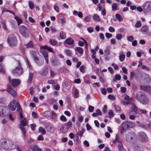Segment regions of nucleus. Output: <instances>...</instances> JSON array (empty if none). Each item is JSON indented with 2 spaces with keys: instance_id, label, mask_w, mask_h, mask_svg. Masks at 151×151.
Segmentation results:
<instances>
[{
  "instance_id": "nucleus-1",
  "label": "nucleus",
  "mask_w": 151,
  "mask_h": 151,
  "mask_svg": "<svg viewBox=\"0 0 151 151\" xmlns=\"http://www.w3.org/2000/svg\"><path fill=\"white\" fill-rule=\"evenodd\" d=\"M1 147L5 150L9 151L14 148V146L12 141L5 139H1L0 140Z\"/></svg>"
},
{
  "instance_id": "nucleus-2",
  "label": "nucleus",
  "mask_w": 151,
  "mask_h": 151,
  "mask_svg": "<svg viewBox=\"0 0 151 151\" xmlns=\"http://www.w3.org/2000/svg\"><path fill=\"white\" fill-rule=\"evenodd\" d=\"M135 126V124L133 122L129 121L125 122L121 125V132H123L124 130L127 129L132 128Z\"/></svg>"
},
{
  "instance_id": "nucleus-3",
  "label": "nucleus",
  "mask_w": 151,
  "mask_h": 151,
  "mask_svg": "<svg viewBox=\"0 0 151 151\" xmlns=\"http://www.w3.org/2000/svg\"><path fill=\"white\" fill-rule=\"evenodd\" d=\"M17 38L15 35L12 34H9L8 37L7 42L10 46L15 45L17 44Z\"/></svg>"
},
{
  "instance_id": "nucleus-4",
  "label": "nucleus",
  "mask_w": 151,
  "mask_h": 151,
  "mask_svg": "<svg viewBox=\"0 0 151 151\" xmlns=\"http://www.w3.org/2000/svg\"><path fill=\"white\" fill-rule=\"evenodd\" d=\"M19 31L21 34L24 37H28L29 32L28 29L25 26L23 25L20 26L19 27Z\"/></svg>"
},
{
  "instance_id": "nucleus-5",
  "label": "nucleus",
  "mask_w": 151,
  "mask_h": 151,
  "mask_svg": "<svg viewBox=\"0 0 151 151\" xmlns=\"http://www.w3.org/2000/svg\"><path fill=\"white\" fill-rule=\"evenodd\" d=\"M137 136L139 141L143 142H147L148 141V137L146 134L142 131L138 133Z\"/></svg>"
},
{
  "instance_id": "nucleus-6",
  "label": "nucleus",
  "mask_w": 151,
  "mask_h": 151,
  "mask_svg": "<svg viewBox=\"0 0 151 151\" xmlns=\"http://www.w3.org/2000/svg\"><path fill=\"white\" fill-rule=\"evenodd\" d=\"M136 136V134L134 133L131 132L126 135L124 139L128 142H132L135 141Z\"/></svg>"
},
{
  "instance_id": "nucleus-7",
  "label": "nucleus",
  "mask_w": 151,
  "mask_h": 151,
  "mask_svg": "<svg viewBox=\"0 0 151 151\" xmlns=\"http://www.w3.org/2000/svg\"><path fill=\"white\" fill-rule=\"evenodd\" d=\"M16 63L18 65V67H16V68L13 70V74L15 75H16L17 74L18 75H20L23 73L22 68H21L20 63L19 61H17Z\"/></svg>"
},
{
  "instance_id": "nucleus-8",
  "label": "nucleus",
  "mask_w": 151,
  "mask_h": 151,
  "mask_svg": "<svg viewBox=\"0 0 151 151\" xmlns=\"http://www.w3.org/2000/svg\"><path fill=\"white\" fill-rule=\"evenodd\" d=\"M143 95L140 91H139L136 94V98L138 100L140 101L143 104H145L148 102V100L147 98H145L144 99H142V97H144Z\"/></svg>"
},
{
  "instance_id": "nucleus-9",
  "label": "nucleus",
  "mask_w": 151,
  "mask_h": 151,
  "mask_svg": "<svg viewBox=\"0 0 151 151\" xmlns=\"http://www.w3.org/2000/svg\"><path fill=\"white\" fill-rule=\"evenodd\" d=\"M143 9L145 13H151V3L146 1L143 6Z\"/></svg>"
},
{
  "instance_id": "nucleus-10",
  "label": "nucleus",
  "mask_w": 151,
  "mask_h": 151,
  "mask_svg": "<svg viewBox=\"0 0 151 151\" xmlns=\"http://www.w3.org/2000/svg\"><path fill=\"white\" fill-rule=\"evenodd\" d=\"M28 122L27 119L26 118H23L21 119L20 121V128L21 130H25L24 126H26Z\"/></svg>"
},
{
  "instance_id": "nucleus-11",
  "label": "nucleus",
  "mask_w": 151,
  "mask_h": 151,
  "mask_svg": "<svg viewBox=\"0 0 151 151\" xmlns=\"http://www.w3.org/2000/svg\"><path fill=\"white\" fill-rule=\"evenodd\" d=\"M131 111L130 112V114H137V111L138 110V108L136 106L134 103H132L131 104Z\"/></svg>"
},
{
  "instance_id": "nucleus-12",
  "label": "nucleus",
  "mask_w": 151,
  "mask_h": 151,
  "mask_svg": "<svg viewBox=\"0 0 151 151\" xmlns=\"http://www.w3.org/2000/svg\"><path fill=\"white\" fill-rule=\"evenodd\" d=\"M16 100L14 99L12 100L8 105L9 108L10 110L12 111H14L16 110V106H14Z\"/></svg>"
},
{
  "instance_id": "nucleus-13",
  "label": "nucleus",
  "mask_w": 151,
  "mask_h": 151,
  "mask_svg": "<svg viewBox=\"0 0 151 151\" xmlns=\"http://www.w3.org/2000/svg\"><path fill=\"white\" fill-rule=\"evenodd\" d=\"M6 91L14 97L16 96V93L15 91L12 87L7 88Z\"/></svg>"
},
{
  "instance_id": "nucleus-14",
  "label": "nucleus",
  "mask_w": 151,
  "mask_h": 151,
  "mask_svg": "<svg viewBox=\"0 0 151 151\" xmlns=\"http://www.w3.org/2000/svg\"><path fill=\"white\" fill-rule=\"evenodd\" d=\"M20 83L19 80L17 79H13L12 80V85L13 87H15L18 85Z\"/></svg>"
},
{
  "instance_id": "nucleus-15",
  "label": "nucleus",
  "mask_w": 151,
  "mask_h": 151,
  "mask_svg": "<svg viewBox=\"0 0 151 151\" xmlns=\"http://www.w3.org/2000/svg\"><path fill=\"white\" fill-rule=\"evenodd\" d=\"M149 30V27L147 25L143 26L141 29V32L144 33H147Z\"/></svg>"
},
{
  "instance_id": "nucleus-16",
  "label": "nucleus",
  "mask_w": 151,
  "mask_h": 151,
  "mask_svg": "<svg viewBox=\"0 0 151 151\" xmlns=\"http://www.w3.org/2000/svg\"><path fill=\"white\" fill-rule=\"evenodd\" d=\"M29 148L33 151H42L41 149L39 148L37 145H35L30 146Z\"/></svg>"
},
{
  "instance_id": "nucleus-17",
  "label": "nucleus",
  "mask_w": 151,
  "mask_h": 151,
  "mask_svg": "<svg viewBox=\"0 0 151 151\" xmlns=\"http://www.w3.org/2000/svg\"><path fill=\"white\" fill-rule=\"evenodd\" d=\"M72 93L75 98H76L78 96L79 94H78V92L76 89L75 88H73L72 89Z\"/></svg>"
},
{
  "instance_id": "nucleus-18",
  "label": "nucleus",
  "mask_w": 151,
  "mask_h": 151,
  "mask_svg": "<svg viewBox=\"0 0 151 151\" xmlns=\"http://www.w3.org/2000/svg\"><path fill=\"white\" fill-rule=\"evenodd\" d=\"M45 49V48H43L42 47V46L41 47V49L40 50L41 52L43 54L44 57H46L48 56Z\"/></svg>"
},
{
  "instance_id": "nucleus-19",
  "label": "nucleus",
  "mask_w": 151,
  "mask_h": 151,
  "mask_svg": "<svg viewBox=\"0 0 151 151\" xmlns=\"http://www.w3.org/2000/svg\"><path fill=\"white\" fill-rule=\"evenodd\" d=\"M6 108L0 106V116L1 117H4L6 116V114H4L3 112L4 109H6Z\"/></svg>"
},
{
  "instance_id": "nucleus-20",
  "label": "nucleus",
  "mask_w": 151,
  "mask_h": 151,
  "mask_svg": "<svg viewBox=\"0 0 151 151\" xmlns=\"http://www.w3.org/2000/svg\"><path fill=\"white\" fill-rule=\"evenodd\" d=\"M68 129L67 127L65 128L63 126H62L60 128V131L61 133L64 134L68 131Z\"/></svg>"
},
{
  "instance_id": "nucleus-21",
  "label": "nucleus",
  "mask_w": 151,
  "mask_h": 151,
  "mask_svg": "<svg viewBox=\"0 0 151 151\" xmlns=\"http://www.w3.org/2000/svg\"><path fill=\"white\" fill-rule=\"evenodd\" d=\"M65 41L67 44L71 45L73 43V40L71 38H68Z\"/></svg>"
},
{
  "instance_id": "nucleus-22",
  "label": "nucleus",
  "mask_w": 151,
  "mask_h": 151,
  "mask_svg": "<svg viewBox=\"0 0 151 151\" xmlns=\"http://www.w3.org/2000/svg\"><path fill=\"white\" fill-rule=\"evenodd\" d=\"M75 50L76 51H77L78 53L81 54H82L83 52V49L80 47H77L75 48Z\"/></svg>"
},
{
  "instance_id": "nucleus-23",
  "label": "nucleus",
  "mask_w": 151,
  "mask_h": 151,
  "mask_svg": "<svg viewBox=\"0 0 151 151\" xmlns=\"http://www.w3.org/2000/svg\"><path fill=\"white\" fill-rule=\"evenodd\" d=\"M121 78V76L120 75L116 74L115 77L113 79V81L114 82H116L117 80H120Z\"/></svg>"
},
{
  "instance_id": "nucleus-24",
  "label": "nucleus",
  "mask_w": 151,
  "mask_h": 151,
  "mask_svg": "<svg viewBox=\"0 0 151 151\" xmlns=\"http://www.w3.org/2000/svg\"><path fill=\"white\" fill-rule=\"evenodd\" d=\"M93 19L96 21H99L100 20V18L99 16L97 14H94L93 16Z\"/></svg>"
},
{
  "instance_id": "nucleus-25",
  "label": "nucleus",
  "mask_w": 151,
  "mask_h": 151,
  "mask_svg": "<svg viewBox=\"0 0 151 151\" xmlns=\"http://www.w3.org/2000/svg\"><path fill=\"white\" fill-rule=\"evenodd\" d=\"M50 44L52 45L55 46L57 44V42L56 41L53 39H50L49 40Z\"/></svg>"
},
{
  "instance_id": "nucleus-26",
  "label": "nucleus",
  "mask_w": 151,
  "mask_h": 151,
  "mask_svg": "<svg viewBox=\"0 0 151 151\" xmlns=\"http://www.w3.org/2000/svg\"><path fill=\"white\" fill-rule=\"evenodd\" d=\"M125 56L124 55L121 54L119 56V58L121 62H123L125 59Z\"/></svg>"
},
{
  "instance_id": "nucleus-27",
  "label": "nucleus",
  "mask_w": 151,
  "mask_h": 151,
  "mask_svg": "<svg viewBox=\"0 0 151 151\" xmlns=\"http://www.w3.org/2000/svg\"><path fill=\"white\" fill-rule=\"evenodd\" d=\"M26 47L28 48H32L34 45L32 41H30L26 45Z\"/></svg>"
},
{
  "instance_id": "nucleus-28",
  "label": "nucleus",
  "mask_w": 151,
  "mask_h": 151,
  "mask_svg": "<svg viewBox=\"0 0 151 151\" xmlns=\"http://www.w3.org/2000/svg\"><path fill=\"white\" fill-rule=\"evenodd\" d=\"M51 114V113L49 111H47L44 112L42 114V115L43 116L48 117L49 115Z\"/></svg>"
},
{
  "instance_id": "nucleus-29",
  "label": "nucleus",
  "mask_w": 151,
  "mask_h": 151,
  "mask_svg": "<svg viewBox=\"0 0 151 151\" xmlns=\"http://www.w3.org/2000/svg\"><path fill=\"white\" fill-rule=\"evenodd\" d=\"M17 111V112H21L22 111V109L20 106V104L18 103H16Z\"/></svg>"
},
{
  "instance_id": "nucleus-30",
  "label": "nucleus",
  "mask_w": 151,
  "mask_h": 151,
  "mask_svg": "<svg viewBox=\"0 0 151 151\" xmlns=\"http://www.w3.org/2000/svg\"><path fill=\"white\" fill-rule=\"evenodd\" d=\"M60 36L61 39H65L66 37V35L64 32L61 31L60 32Z\"/></svg>"
},
{
  "instance_id": "nucleus-31",
  "label": "nucleus",
  "mask_w": 151,
  "mask_h": 151,
  "mask_svg": "<svg viewBox=\"0 0 151 151\" xmlns=\"http://www.w3.org/2000/svg\"><path fill=\"white\" fill-rule=\"evenodd\" d=\"M34 76V74L33 73H29V77L28 81L29 83H30L33 79Z\"/></svg>"
},
{
  "instance_id": "nucleus-32",
  "label": "nucleus",
  "mask_w": 151,
  "mask_h": 151,
  "mask_svg": "<svg viewBox=\"0 0 151 151\" xmlns=\"http://www.w3.org/2000/svg\"><path fill=\"white\" fill-rule=\"evenodd\" d=\"M84 131V129H82L81 130L78 131L77 133V135H79L80 137L81 138L82 136L83 135Z\"/></svg>"
},
{
  "instance_id": "nucleus-33",
  "label": "nucleus",
  "mask_w": 151,
  "mask_h": 151,
  "mask_svg": "<svg viewBox=\"0 0 151 151\" xmlns=\"http://www.w3.org/2000/svg\"><path fill=\"white\" fill-rule=\"evenodd\" d=\"M14 18L17 21L18 25L22 23V21L21 18L18 17L17 16H15Z\"/></svg>"
},
{
  "instance_id": "nucleus-34",
  "label": "nucleus",
  "mask_w": 151,
  "mask_h": 151,
  "mask_svg": "<svg viewBox=\"0 0 151 151\" xmlns=\"http://www.w3.org/2000/svg\"><path fill=\"white\" fill-rule=\"evenodd\" d=\"M112 10L113 11H115L118 10L117 9V4L116 3H114L112 5Z\"/></svg>"
},
{
  "instance_id": "nucleus-35",
  "label": "nucleus",
  "mask_w": 151,
  "mask_h": 151,
  "mask_svg": "<svg viewBox=\"0 0 151 151\" xmlns=\"http://www.w3.org/2000/svg\"><path fill=\"white\" fill-rule=\"evenodd\" d=\"M145 80L146 82L148 83H150L151 81V78L150 76L148 74H147L145 77Z\"/></svg>"
},
{
  "instance_id": "nucleus-36",
  "label": "nucleus",
  "mask_w": 151,
  "mask_h": 151,
  "mask_svg": "<svg viewBox=\"0 0 151 151\" xmlns=\"http://www.w3.org/2000/svg\"><path fill=\"white\" fill-rule=\"evenodd\" d=\"M22 133L23 137L24 139V140L26 142L27 141V138L26 135V130H22Z\"/></svg>"
},
{
  "instance_id": "nucleus-37",
  "label": "nucleus",
  "mask_w": 151,
  "mask_h": 151,
  "mask_svg": "<svg viewBox=\"0 0 151 151\" xmlns=\"http://www.w3.org/2000/svg\"><path fill=\"white\" fill-rule=\"evenodd\" d=\"M141 26V22L139 21H137L135 25V27L137 28L140 27Z\"/></svg>"
},
{
  "instance_id": "nucleus-38",
  "label": "nucleus",
  "mask_w": 151,
  "mask_h": 151,
  "mask_svg": "<svg viewBox=\"0 0 151 151\" xmlns=\"http://www.w3.org/2000/svg\"><path fill=\"white\" fill-rule=\"evenodd\" d=\"M118 147L119 151H123V145L121 142H119L118 145Z\"/></svg>"
},
{
  "instance_id": "nucleus-39",
  "label": "nucleus",
  "mask_w": 151,
  "mask_h": 151,
  "mask_svg": "<svg viewBox=\"0 0 151 151\" xmlns=\"http://www.w3.org/2000/svg\"><path fill=\"white\" fill-rule=\"evenodd\" d=\"M141 89L144 91H148L150 88V87L146 86H141Z\"/></svg>"
},
{
  "instance_id": "nucleus-40",
  "label": "nucleus",
  "mask_w": 151,
  "mask_h": 151,
  "mask_svg": "<svg viewBox=\"0 0 151 151\" xmlns=\"http://www.w3.org/2000/svg\"><path fill=\"white\" fill-rule=\"evenodd\" d=\"M65 51L67 56H71L72 53L70 50H66Z\"/></svg>"
},
{
  "instance_id": "nucleus-41",
  "label": "nucleus",
  "mask_w": 151,
  "mask_h": 151,
  "mask_svg": "<svg viewBox=\"0 0 151 151\" xmlns=\"http://www.w3.org/2000/svg\"><path fill=\"white\" fill-rule=\"evenodd\" d=\"M42 47L43 48H45L46 49H47L49 52H53L52 49L50 47L48 46L47 45L42 46Z\"/></svg>"
},
{
  "instance_id": "nucleus-42",
  "label": "nucleus",
  "mask_w": 151,
  "mask_h": 151,
  "mask_svg": "<svg viewBox=\"0 0 151 151\" xmlns=\"http://www.w3.org/2000/svg\"><path fill=\"white\" fill-rule=\"evenodd\" d=\"M39 130L40 132H41V134L42 135L45 134L46 133L45 129L42 127H40L39 128Z\"/></svg>"
},
{
  "instance_id": "nucleus-43",
  "label": "nucleus",
  "mask_w": 151,
  "mask_h": 151,
  "mask_svg": "<svg viewBox=\"0 0 151 151\" xmlns=\"http://www.w3.org/2000/svg\"><path fill=\"white\" fill-rule=\"evenodd\" d=\"M67 125V128L69 129V128L71 127H72V122L70 121L69 122H67L66 123Z\"/></svg>"
},
{
  "instance_id": "nucleus-44",
  "label": "nucleus",
  "mask_w": 151,
  "mask_h": 151,
  "mask_svg": "<svg viewBox=\"0 0 151 151\" xmlns=\"http://www.w3.org/2000/svg\"><path fill=\"white\" fill-rule=\"evenodd\" d=\"M116 17L119 21L122 20V19L121 16L119 14H116Z\"/></svg>"
},
{
  "instance_id": "nucleus-45",
  "label": "nucleus",
  "mask_w": 151,
  "mask_h": 151,
  "mask_svg": "<svg viewBox=\"0 0 151 151\" xmlns=\"http://www.w3.org/2000/svg\"><path fill=\"white\" fill-rule=\"evenodd\" d=\"M108 98L111 100H115L116 98L113 95L111 94H109L108 96Z\"/></svg>"
},
{
  "instance_id": "nucleus-46",
  "label": "nucleus",
  "mask_w": 151,
  "mask_h": 151,
  "mask_svg": "<svg viewBox=\"0 0 151 151\" xmlns=\"http://www.w3.org/2000/svg\"><path fill=\"white\" fill-rule=\"evenodd\" d=\"M139 126L145 129L147 128L146 124L144 123H141L139 124Z\"/></svg>"
},
{
  "instance_id": "nucleus-47",
  "label": "nucleus",
  "mask_w": 151,
  "mask_h": 151,
  "mask_svg": "<svg viewBox=\"0 0 151 151\" xmlns=\"http://www.w3.org/2000/svg\"><path fill=\"white\" fill-rule=\"evenodd\" d=\"M109 118H111L114 115L113 111L111 110H110L109 112Z\"/></svg>"
},
{
  "instance_id": "nucleus-48",
  "label": "nucleus",
  "mask_w": 151,
  "mask_h": 151,
  "mask_svg": "<svg viewBox=\"0 0 151 151\" xmlns=\"http://www.w3.org/2000/svg\"><path fill=\"white\" fill-rule=\"evenodd\" d=\"M29 4L30 9H32L34 7V5L33 2L31 1L29 2Z\"/></svg>"
},
{
  "instance_id": "nucleus-49",
  "label": "nucleus",
  "mask_w": 151,
  "mask_h": 151,
  "mask_svg": "<svg viewBox=\"0 0 151 151\" xmlns=\"http://www.w3.org/2000/svg\"><path fill=\"white\" fill-rule=\"evenodd\" d=\"M127 39L129 41L132 42L134 40V38L132 35H131L127 37Z\"/></svg>"
},
{
  "instance_id": "nucleus-50",
  "label": "nucleus",
  "mask_w": 151,
  "mask_h": 151,
  "mask_svg": "<svg viewBox=\"0 0 151 151\" xmlns=\"http://www.w3.org/2000/svg\"><path fill=\"white\" fill-rule=\"evenodd\" d=\"M122 35L121 34H118L116 36V38L118 40H120L122 38Z\"/></svg>"
},
{
  "instance_id": "nucleus-51",
  "label": "nucleus",
  "mask_w": 151,
  "mask_h": 151,
  "mask_svg": "<svg viewBox=\"0 0 151 151\" xmlns=\"http://www.w3.org/2000/svg\"><path fill=\"white\" fill-rule=\"evenodd\" d=\"M4 12H10V13H12V14H14V12H13V11H11L9 10H8L6 8H4L3 9V11L2 12V13H3Z\"/></svg>"
},
{
  "instance_id": "nucleus-52",
  "label": "nucleus",
  "mask_w": 151,
  "mask_h": 151,
  "mask_svg": "<svg viewBox=\"0 0 151 151\" xmlns=\"http://www.w3.org/2000/svg\"><path fill=\"white\" fill-rule=\"evenodd\" d=\"M109 30L110 32H115V29L114 27L110 26L109 29Z\"/></svg>"
},
{
  "instance_id": "nucleus-53",
  "label": "nucleus",
  "mask_w": 151,
  "mask_h": 151,
  "mask_svg": "<svg viewBox=\"0 0 151 151\" xmlns=\"http://www.w3.org/2000/svg\"><path fill=\"white\" fill-rule=\"evenodd\" d=\"M31 55L33 57L36 55V52L34 50H31L30 51Z\"/></svg>"
},
{
  "instance_id": "nucleus-54",
  "label": "nucleus",
  "mask_w": 151,
  "mask_h": 151,
  "mask_svg": "<svg viewBox=\"0 0 151 151\" xmlns=\"http://www.w3.org/2000/svg\"><path fill=\"white\" fill-rule=\"evenodd\" d=\"M105 35L107 38H110L112 37V35L109 33H106L105 34Z\"/></svg>"
},
{
  "instance_id": "nucleus-55",
  "label": "nucleus",
  "mask_w": 151,
  "mask_h": 151,
  "mask_svg": "<svg viewBox=\"0 0 151 151\" xmlns=\"http://www.w3.org/2000/svg\"><path fill=\"white\" fill-rule=\"evenodd\" d=\"M101 93L104 95H105L106 93V89L104 88H101Z\"/></svg>"
},
{
  "instance_id": "nucleus-56",
  "label": "nucleus",
  "mask_w": 151,
  "mask_h": 151,
  "mask_svg": "<svg viewBox=\"0 0 151 151\" xmlns=\"http://www.w3.org/2000/svg\"><path fill=\"white\" fill-rule=\"evenodd\" d=\"M94 107L91 106H89L88 107V111L91 112H92L94 110Z\"/></svg>"
},
{
  "instance_id": "nucleus-57",
  "label": "nucleus",
  "mask_w": 151,
  "mask_h": 151,
  "mask_svg": "<svg viewBox=\"0 0 151 151\" xmlns=\"http://www.w3.org/2000/svg\"><path fill=\"white\" fill-rule=\"evenodd\" d=\"M4 70L3 67L1 64H0V73H4Z\"/></svg>"
},
{
  "instance_id": "nucleus-58",
  "label": "nucleus",
  "mask_w": 151,
  "mask_h": 151,
  "mask_svg": "<svg viewBox=\"0 0 151 151\" xmlns=\"http://www.w3.org/2000/svg\"><path fill=\"white\" fill-rule=\"evenodd\" d=\"M87 30L89 33H91L93 32V29L92 27H90L87 28Z\"/></svg>"
},
{
  "instance_id": "nucleus-59",
  "label": "nucleus",
  "mask_w": 151,
  "mask_h": 151,
  "mask_svg": "<svg viewBox=\"0 0 151 151\" xmlns=\"http://www.w3.org/2000/svg\"><path fill=\"white\" fill-rule=\"evenodd\" d=\"M114 107L116 110L118 111H121V109L119 106L117 105H115Z\"/></svg>"
},
{
  "instance_id": "nucleus-60",
  "label": "nucleus",
  "mask_w": 151,
  "mask_h": 151,
  "mask_svg": "<svg viewBox=\"0 0 151 151\" xmlns=\"http://www.w3.org/2000/svg\"><path fill=\"white\" fill-rule=\"evenodd\" d=\"M90 17L88 16L85 17L84 18V20L86 22H89L90 21Z\"/></svg>"
},
{
  "instance_id": "nucleus-61",
  "label": "nucleus",
  "mask_w": 151,
  "mask_h": 151,
  "mask_svg": "<svg viewBox=\"0 0 151 151\" xmlns=\"http://www.w3.org/2000/svg\"><path fill=\"white\" fill-rule=\"evenodd\" d=\"M142 69H145L147 71L150 70V69L144 65H142Z\"/></svg>"
},
{
  "instance_id": "nucleus-62",
  "label": "nucleus",
  "mask_w": 151,
  "mask_h": 151,
  "mask_svg": "<svg viewBox=\"0 0 151 151\" xmlns=\"http://www.w3.org/2000/svg\"><path fill=\"white\" fill-rule=\"evenodd\" d=\"M122 103L124 105H127L130 104H132L131 103L130 101H122Z\"/></svg>"
},
{
  "instance_id": "nucleus-63",
  "label": "nucleus",
  "mask_w": 151,
  "mask_h": 151,
  "mask_svg": "<svg viewBox=\"0 0 151 151\" xmlns=\"http://www.w3.org/2000/svg\"><path fill=\"white\" fill-rule=\"evenodd\" d=\"M60 119L63 121H65L66 120V118L64 115H62L60 118Z\"/></svg>"
},
{
  "instance_id": "nucleus-64",
  "label": "nucleus",
  "mask_w": 151,
  "mask_h": 151,
  "mask_svg": "<svg viewBox=\"0 0 151 151\" xmlns=\"http://www.w3.org/2000/svg\"><path fill=\"white\" fill-rule=\"evenodd\" d=\"M121 89L122 92L123 93H125L127 90L126 88L125 87H121Z\"/></svg>"
}]
</instances>
